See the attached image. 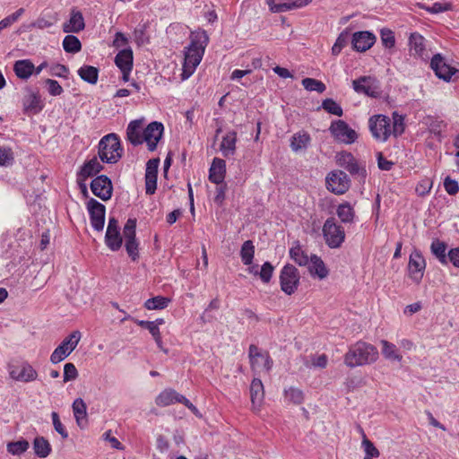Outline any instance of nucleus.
<instances>
[{
	"mask_svg": "<svg viewBox=\"0 0 459 459\" xmlns=\"http://www.w3.org/2000/svg\"><path fill=\"white\" fill-rule=\"evenodd\" d=\"M128 38L123 32H117L113 40V47L118 48L128 44Z\"/></svg>",
	"mask_w": 459,
	"mask_h": 459,
	"instance_id": "obj_63",
	"label": "nucleus"
},
{
	"mask_svg": "<svg viewBox=\"0 0 459 459\" xmlns=\"http://www.w3.org/2000/svg\"><path fill=\"white\" fill-rule=\"evenodd\" d=\"M63 48L65 52L75 54L81 51L82 44L77 37L67 35L63 39Z\"/></svg>",
	"mask_w": 459,
	"mask_h": 459,
	"instance_id": "obj_44",
	"label": "nucleus"
},
{
	"mask_svg": "<svg viewBox=\"0 0 459 459\" xmlns=\"http://www.w3.org/2000/svg\"><path fill=\"white\" fill-rule=\"evenodd\" d=\"M78 377V371L73 363H66L64 367V382L75 380Z\"/></svg>",
	"mask_w": 459,
	"mask_h": 459,
	"instance_id": "obj_57",
	"label": "nucleus"
},
{
	"mask_svg": "<svg viewBox=\"0 0 459 459\" xmlns=\"http://www.w3.org/2000/svg\"><path fill=\"white\" fill-rule=\"evenodd\" d=\"M169 299L163 296H156L154 298L149 299L145 301L144 307L148 310H157L163 309L168 307L169 303Z\"/></svg>",
	"mask_w": 459,
	"mask_h": 459,
	"instance_id": "obj_45",
	"label": "nucleus"
},
{
	"mask_svg": "<svg viewBox=\"0 0 459 459\" xmlns=\"http://www.w3.org/2000/svg\"><path fill=\"white\" fill-rule=\"evenodd\" d=\"M91 189L94 195L102 201H108L112 196L113 186L109 178L100 175L91 181Z\"/></svg>",
	"mask_w": 459,
	"mask_h": 459,
	"instance_id": "obj_14",
	"label": "nucleus"
},
{
	"mask_svg": "<svg viewBox=\"0 0 459 459\" xmlns=\"http://www.w3.org/2000/svg\"><path fill=\"white\" fill-rule=\"evenodd\" d=\"M51 418H52V422H53V426H54L55 430L58 434H60L63 438H67L68 432L66 431L65 428L62 424V422H61V420L59 419L58 413L56 412V411H53L51 413Z\"/></svg>",
	"mask_w": 459,
	"mask_h": 459,
	"instance_id": "obj_55",
	"label": "nucleus"
},
{
	"mask_svg": "<svg viewBox=\"0 0 459 459\" xmlns=\"http://www.w3.org/2000/svg\"><path fill=\"white\" fill-rule=\"evenodd\" d=\"M86 207L90 214L91 224L97 231H102L105 224L106 207L94 198H91Z\"/></svg>",
	"mask_w": 459,
	"mask_h": 459,
	"instance_id": "obj_11",
	"label": "nucleus"
},
{
	"mask_svg": "<svg viewBox=\"0 0 459 459\" xmlns=\"http://www.w3.org/2000/svg\"><path fill=\"white\" fill-rule=\"evenodd\" d=\"M23 107L26 112L34 114L39 113L43 108L40 97L36 93H31L24 99Z\"/></svg>",
	"mask_w": 459,
	"mask_h": 459,
	"instance_id": "obj_40",
	"label": "nucleus"
},
{
	"mask_svg": "<svg viewBox=\"0 0 459 459\" xmlns=\"http://www.w3.org/2000/svg\"><path fill=\"white\" fill-rule=\"evenodd\" d=\"M33 450L38 457L46 458L50 455L52 448L45 437H36L33 440Z\"/></svg>",
	"mask_w": 459,
	"mask_h": 459,
	"instance_id": "obj_35",
	"label": "nucleus"
},
{
	"mask_svg": "<svg viewBox=\"0 0 459 459\" xmlns=\"http://www.w3.org/2000/svg\"><path fill=\"white\" fill-rule=\"evenodd\" d=\"M264 385L260 379L254 378L250 385V398L254 410H258L264 401Z\"/></svg>",
	"mask_w": 459,
	"mask_h": 459,
	"instance_id": "obj_29",
	"label": "nucleus"
},
{
	"mask_svg": "<svg viewBox=\"0 0 459 459\" xmlns=\"http://www.w3.org/2000/svg\"><path fill=\"white\" fill-rule=\"evenodd\" d=\"M103 169V166L100 163L96 157L86 161L77 174L78 181H85L88 178L93 177Z\"/></svg>",
	"mask_w": 459,
	"mask_h": 459,
	"instance_id": "obj_25",
	"label": "nucleus"
},
{
	"mask_svg": "<svg viewBox=\"0 0 459 459\" xmlns=\"http://www.w3.org/2000/svg\"><path fill=\"white\" fill-rule=\"evenodd\" d=\"M290 255L300 266L308 264L310 259L298 243L290 249Z\"/></svg>",
	"mask_w": 459,
	"mask_h": 459,
	"instance_id": "obj_43",
	"label": "nucleus"
},
{
	"mask_svg": "<svg viewBox=\"0 0 459 459\" xmlns=\"http://www.w3.org/2000/svg\"><path fill=\"white\" fill-rule=\"evenodd\" d=\"M236 143L237 133L235 131H230L222 137L221 143L220 144V151L224 157L234 155L236 151Z\"/></svg>",
	"mask_w": 459,
	"mask_h": 459,
	"instance_id": "obj_30",
	"label": "nucleus"
},
{
	"mask_svg": "<svg viewBox=\"0 0 459 459\" xmlns=\"http://www.w3.org/2000/svg\"><path fill=\"white\" fill-rule=\"evenodd\" d=\"M80 339L81 333L79 331H74L54 350L50 356V361L53 364H56L64 360L74 351Z\"/></svg>",
	"mask_w": 459,
	"mask_h": 459,
	"instance_id": "obj_5",
	"label": "nucleus"
},
{
	"mask_svg": "<svg viewBox=\"0 0 459 459\" xmlns=\"http://www.w3.org/2000/svg\"><path fill=\"white\" fill-rule=\"evenodd\" d=\"M432 188V181L429 178L421 179L416 186L415 191L418 195L424 196L428 195Z\"/></svg>",
	"mask_w": 459,
	"mask_h": 459,
	"instance_id": "obj_53",
	"label": "nucleus"
},
{
	"mask_svg": "<svg viewBox=\"0 0 459 459\" xmlns=\"http://www.w3.org/2000/svg\"><path fill=\"white\" fill-rule=\"evenodd\" d=\"M255 255V246L251 240H247L242 244L240 256L244 264L250 265Z\"/></svg>",
	"mask_w": 459,
	"mask_h": 459,
	"instance_id": "obj_41",
	"label": "nucleus"
},
{
	"mask_svg": "<svg viewBox=\"0 0 459 459\" xmlns=\"http://www.w3.org/2000/svg\"><path fill=\"white\" fill-rule=\"evenodd\" d=\"M452 7L449 3H434L431 6H424L423 8L431 13H439L450 10Z\"/></svg>",
	"mask_w": 459,
	"mask_h": 459,
	"instance_id": "obj_60",
	"label": "nucleus"
},
{
	"mask_svg": "<svg viewBox=\"0 0 459 459\" xmlns=\"http://www.w3.org/2000/svg\"><path fill=\"white\" fill-rule=\"evenodd\" d=\"M85 22L82 13L75 9L70 13L69 20L63 24V31L65 33H78L83 30Z\"/></svg>",
	"mask_w": 459,
	"mask_h": 459,
	"instance_id": "obj_22",
	"label": "nucleus"
},
{
	"mask_svg": "<svg viewBox=\"0 0 459 459\" xmlns=\"http://www.w3.org/2000/svg\"><path fill=\"white\" fill-rule=\"evenodd\" d=\"M325 184L330 192L335 195H342L349 190L351 180L345 172L336 169L327 174Z\"/></svg>",
	"mask_w": 459,
	"mask_h": 459,
	"instance_id": "obj_7",
	"label": "nucleus"
},
{
	"mask_svg": "<svg viewBox=\"0 0 459 459\" xmlns=\"http://www.w3.org/2000/svg\"><path fill=\"white\" fill-rule=\"evenodd\" d=\"M226 173V162L220 158H214L209 170V179L216 185L222 184Z\"/></svg>",
	"mask_w": 459,
	"mask_h": 459,
	"instance_id": "obj_24",
	"label": "nucleus"
},
{
	"mask_svg": "<svg viewBox=\"0 0 459 459\" xmlns=\"http://www.w3.org/2000/svg\"><path fill=\"white\" fill-rule=\"evenodd\" d=\"M284 394L285 398L294 404H301L304 402V394L299 388L290 387L285 389Z\"/></svg>",
	"mask_w": 459,
	"mask_h": 459,
	"instance_id": "obj_47",
	"label": "nucleus"
},
{
	"mask_svg": "<svg viewBox=\"0 0 459 459\" xmlns=\"http://www.w3.org/2000/svg\"><path fill=\"white\" fill-rule=\"evenodd\" d=\"M143 120L136 119L131 121L126 128V139L133 145H140L143 143Z\"/></svg>",
	"mask_w": 459,
	"mask_h": 459,
	"instance_id": "obj_23",
	"label": "nucleus"
},
{
	"mask_svg": "<svg viewBox=\"0 0 459 459\" xmlns=\"http://www.w3.org/2000/svg\"><path fill=\"white\" fill-rule=\"evenodd\" d=\"M380 343L382 344V354L385 359L396 362L402 361L403 356L399 353V350L394 343L385 340H382Z\"/></svg>",
	"mask_w": 459,
	"mask_h": 459,
	"instance_id": "obj_36",
	"label": "nucleus"
},
{
	"mask_svg": "<svg viewBox=\"0 0 459 459\" xmlns=\"http://www.w3.org/2000/svg\"><path fill=\"white\" fill-rule=\"evenodd\" d=\"M77 73L81 79L88 83L96 84L98 82L99 70L95 66L82 65Z\"/></svg>",
	"mask_w": 459,
	"mask_h": 459,
	"instance_id": "obj_38",
	"label": "nucleus"
},
{
	"mask_svg": "<svg viewBox=\"0 0 459 459\" xmlns=\"http://www.w3.org/2000/svg\"><path fill=\"white\" fill-rule=\"evenodd\" d=\"M329 130L337 142L345 144H351L358 138V134L355 130L351 128L343 120L333 121L331 124Z\"/></svg>",
	"mask_w": 459,
	"mask_h": 459,
	"instance_id": "obj_10",
	"label": "nucleus"
},
{
	"mask_svg": "<svg viewBox=\"0 0 459 459\" xmlns=\"http://www.w3.org/2000/svg\"><path fill=\"white\" fill-rule=\"evenodd\" d=\"M105 244L112 251H117L123 244L118 220L109 217L105 235Z\"/></svg>",
	"mask_w": 459,
	"mask_h": 459,
	"instance_id": "obj_12",
	"label": "nucleus"
},
{
	"mask_svg": "<svg viewBox=\"0 0 459 459\" xmlns=\"http://www.w3.org/2000/svg\"><path fill=\"white\" fill-rule=\"evenodd\" d=\"M307 265L308 266V271L313 277H317L322 280L326 278L329 273L324 261L316 255H311L308 264Z\"/></svg>",
	"mask_w": 459,
	"mask_h": 459,
	"instance_id": "obj_27",
	"label": "nucleus"
},
{
	"mask_svg": "<svg viewBox=\"0 0 459 459\" xmlns=\"http://www.w3.org/2000/svg\"><path fill=\"white\" fill-rule=\"evenodd\" d=\"M251 368L255 371H269L272 368L273 361L267 353H262L259 349L252 344L248 351Z\"/></svg>",
	"mask_w": 459,
	"mask_h": 459,
	"instance_id": "obj_17",
	"label": "nucleus"
},
{
	"mask_svg": "<svg viewBox=\"0 0 459 459\" xmlns=\"http://www.w3.org/2000/svg\"><path fill=\"white\" fill-rule=\"evenodd\" d=\"M303 87L308 91H316L322 93L326 87L324 82L314 78H305L301 82Z\"/></svg>",
	"mask_w": 459,
	"mask_h": 459,
	"instance_id": "obj_46",
	"label": "nucleus"
},
{
	"mask_svg": "<svg viewBox=\"0 0 459 459\" xmlns=\"http://www.w3.org/2000/svg\"><path fill=\"white\" fill-rule=\"evenodd\" d=\"M87 408L82 399L77 398L73 403V411L79 427L84 428L87 423Z\"/></svg>",
	"mask_w": 459,
	"mask_h": 459,
	"instance_id": "obj_34",
	"label": "nucleus"
},
{
	"mask_svg": "<svg viewBox=\"0 0 459 459\" xmlns=\"http://www.w3.org/2000/svg\"><path fill=\"white\" fill-rule=\"evenodd\" d=\"M273 266L269 262H265L262 265L261 270L259 272V276L264 282L267 283L270 281L273 273Z\"/></svg>",
	"mask_w": 459,
	"mask_h": 459,
	"instance_id": "obj_58",
	"label": "nucleus"
},
{
	"mask_svg": "<svg viewBox=\"0 0 459 459\" xmlns=\"http://www.w3.org/2000/svg\"><path fill=\"white\" fill-rule=\"evenodd\" d=\"M281 289L287 295H291L295 292L299 282V274L298 269L291 265L286 264L283 266L280 275Z\"/></svg>",
	"mask_w": 459,
	"mask_h": 459,
	"instance_id": "obj_9",
	"label": "nucleus"
},
{
	"mask_svg": "<svg viewBox=\"0 0 459 459\" xmlns=\"http://www.w3.org/2000/svg\"><path fill=\"white\" fill-rule=\"evenodd\" d=\"M393 126H391L392 134L394 136L401 135L404 131L403 117L398 113L394 112L393 114Z\"/></svg>",
	"mask_w": 459,
	"mask_h": 459,
	"instance_id": "obj_51",
	"label": "nucleus"
},
{
	"mask_svg": "<svg viewBox=\"0 0 459 459\" xmlns=\"http://www.w3.org/2000/svg\"><path fill=\"white\" fill-rule=\"evenodd\" d=\"M362 447L364 448V452L366 453V456H369V458L378 457L379 452L374 444L368 440L365 435H363L362 440Z\"/></svg>",
	"mask_w": 459,
	"mask_h": 459,
	"instance_id": "obj_54",
	"label": "nucleus"
},
{
	"mask_svg": "<svg viewBox=\"0 0 459 459\" xmlns=\"http://www.w3.org/2000/svg\"><path fill=\"white\" fill-rule=\"evenodd\" d=\"M67 74H68V69L64 65L57 64V65H55L50 67V74L53 76L65 78L67 76Z\"/></svg>",
	"mask_w": 459,
	"mask_h": 459,
	"instance_id": "obj_62",
	"label": "nucleus"
},
{
	"mask_svg": "<svg viewBox=\"0 0 459 459\" xmlns=\"http://www.w3.org/2000/svg\"><path fill=\"white\" fill-rule=\"evenodd\" d=\"M9 375L15 381L28 383L37 379L38 373L28 362H22L20 366L9 367Z\"/></svg>",
	"mask_w": 459,
	"mask_h": 459,
	"instance_id": "obj_16",
	"label": "nucleus"
},
{
	"mask_svg": "<svg viewBox=\"0 0 459 459\" xmlns=\"http://www.w3.org/2000/svg\"><path fill=\"white\" fill-rule=\"evenodd\" d=\"M336 213L344 223L352 222L355 216L354 210L349 203L340 204L337 208Z\"/></svg>",
	"mask_w": 459,
	"mask_h": 459,
	"instance_id": "obj_42",
	"label": "nucleus"
},
{
	"mask_svg": "<svg viewBox=\"0 0 459 459\" xmlns=\"http://www.w3.org/2000/svg\"><path fill=\"white\" fill-rule=\"evenodd\" d=\"M446 244L436 238L430 246L431 253L437 258L442 264H447L448 257L446 256Z\"/></svg>",
	"mask_w": 459,
	"mask_h": 459,
	"instance_id": "obj_39",
	"label": "nucleus"
},
{
	"mask_svg": "<svg viewBox=\"0 0 459 459\" xmlns=\"http://www.w3.org/2000/svg\"><path fill=\"white\" fill-rule=\"evenodd\" d=\"M410 52L413 56H422L425 51V39L418 32L411 33L409 37Z\"/></svg>",
	"mask_w": 459,
	"mask_h": 459,
	"instance_id": "obj_32",
	"label": "nucleus"
},
{
	"mask_svg": "<svg viewBox=\"0 0 459 459\" xmlns=\"http://www.w3.org/2000/svg\"><path fill=\"white\" fill-rule=\"evenodd\" d=\"M336 163L348 170L351 175L365 176V169L360 168L353 155L347 152H341L336 155Z\"/></svg>",
	"mask_w": 459,
	"mask_h": 459,
	"instance_id": "obj_19",
	"label": "nucleus"
},
{
	"mask_svg": "<svg viewBox=\"0 0 459 459\" xmlns=\"http://www.w3.org/2000/svg\"><path fill=\"white\" fill-rule=\"evenodd\" d=\"M45 84L48 87V91L51 96H59L63 93L64 90L59 82L53 79H46Z\"/></svg>",
	"mask_w": 459,
	"mask_h": 459,
	"instance_id": "obj_56",
	"label": "nucleus"
},
{
	"mask_svg": "<svg viewBox=\"0 0 459 459\" xmlns=\"http://www.w3.org/2000/svg\"><path fill=\"white\" fill-rule=\"evenodd\" d=\"M376 42V36L369 31H358L352 35L351 44L358 52H365Z\"/></svg>",
	"mask_w": 459,
	"mask_h": 459,
	"instance_id": "obj_21",
	"label": "nucleus"
},
{
	"mask_svg": "<svg viewBox=\"0 0 459 459\" xmlns=\"http://www.w3.org/2000/svg\"><path fill=\"white\" fill-rule=\"evenodd\" d=\"M311 143L310 135L304 132L300 131L294 134L290 138V149L295 153L304 152Z\"/></svg>",
	"mask_w": 459,
	"mask_h": 459,
	"instance_id": "obj_26",
	"label": "nucleus"
},
{
	"mask_svg": "<svg viewBox=\"0 0 459 459\" xmlns=\"http://www.w3.org/2000/svg\"><path fill=\"white\" fill-rule=\"evenodd\" d=\"M29 442L25 439H21L15 442H11L7 445V451L14 455H19L29 448Z\"/></svg>",
	"mask_w": 459,
	"mask_h": 459,
	"instance_id": "obj_48",
	"label": "nucleus"
},
{
	"mask_svg": "<svg viewBox=\"0 0 459 459\" xmlns=\"http://www.w3.org/2000/svg\"><path fill=\"white\" fill-rule=\"evenodd\" d=\"M368 127L377 141L385 142L392 134L390 118L384 115L372 116L368 120Z\"/></svg>",
	"mask_w": 459,
	"mask_h": 459,
	"instance_id": "obj_6",
	"label": "nucleus"
},
{
	"mask_svg": "<svg viewBox=\"0 0 459 459\" xmlns=\"http://www.w3.org/2000/svg\"><path fill=\"white\" fill-rule=\"evenodd\" d=\"M447 256L454 266L459 268V247L450 249Z\"/></svg>",
	"mask_w": 459,
	"mask_h": 459,
	"instance_id": "obj_64",
	"label": "nucleus"
},
{
	"mask_svg": "<svg viewBox=\"0 0 459 459\" xmlns=\"http://www.w3.org/2000/svg\"><path fill=\"white\" fill-rule=\"evenodd\" d=\"M136 219H128L123 229V236L125 238V247L127 255L133 261H136L139 257V244L135 238Z\"/></svg>",
	"mask_w": 459,
	"mask_h": 459,
	"instance_id": "obj_8",
	"label": "nucleus"
},
{
	"mask_svg": "<svg viewBox=\"0 0 459 459\" xmlns=\"http://www.w3.org/2000/svg\"><path fill=\"white\" fill-rule=\"evenodd\" d=\"M444 187L447 194L454 195L459 191V185L456 180L452 179L450 177H446L444 181Z\"/></svg>",
	"mask_w": 459,
	"mask_h": 459,
	"instance_id": "obj_61",
	"label": "nucleus"
},
{
	"mask_svg": "<svg viewBox=\"0 0 459 459\" xmlns=\"http://www.w3.org/2000/svg\"><path fill=\"white\" fill-rule=\"evenodd\" d=\"M122 152L119 138L116 134L105 135L99 143L98 153L102 162L117 163L122 157Z\"/></svg>",
	"mask_w": 459,
	"mask_h": 459,
	"instance_id": "obj_3",
	"label": "nucleus"
},
{
	"mask_svg": "<svg viewBox=\"0 0 459 459\" xmlns=\"http://www.w3.org/2000/svg\"><path fill=\"white\" fill-rule=\"evenodd\" d=\"M13 70L19 78L26 80L33 74L34 65L29 59L18 60L14 63Z\"/></svg>",
	"mask_w": 459,
	"mask_h": 459,
	"instance_id": "obj_33",
	"label": "nucleus"
},
{
	"mask_svg": "<svg viewBox=\"0 0 459 459\" xmlns=\"http://www.w3.org/2000/svg\"><path fill=\"white\" fill-rule=\"evenodd\" d=\"M323 235L326 245L330 248H338L345 240L343 228L337 224L333 217L328 218L323 226Z\"/></svg>",
	"mask_w": 459,
	"mask_h": 459,
	"instance_id": "obj_4",
	"label": "nucleus"
},
{
	"mask_svg": "<svg viewBox=\"0 0 459 459\" xmlns=\"http://www.w3.org/2000/svg\"><path fill=\"white\" fill-rule=\"evenodd\" d=\"M208 41L209 38L204 30L192 34L191 43L185 51L182 80L188 79L195 73L203 58Z\"/></svg>",
	"mask_w": 459,
	"mask_h": 459,
	"instance_id": "obj_1",
	"label": "nucleus"
},
{
	"mask_svg": "<svg viewBox=\"0 0 459 459\" xmlns=\"http://www.w3.org/2000/svg\"><path fill=\"white\" fill-rule=\"evenodd\" d=\"M381 41L385 48H391L395 44V38L394 32L388 29H382L380 31Z\"/></svg>",
	"mask_w": 459,
	"mask_h": 459,
	"instance_id": "obj_52",
	"label": "nucleus"
},
{
	"mask_svg": "<svg viewBox=\"0 0 459 459\" xmlns=\"http://www.w3.org/2000/svg\"><path fill=\"white\" fill-rule=\"evenodd\" d=\"M349 35L350 33L348 30H343L342 32L340 33V35L336 39L335 43L332 48V54L333 56H338L342 50V48L347 45V42L349 40Z\"/></svg>",
	"mask_w": 459,
	"mask_h": 459,
	"instance_id": "obj_49",
	"label": "nucleus"
},
{
	"mask_svg": "<svg viewBox=\"0 0 459 459\" xmlns=\"http://www.w3.org/2000/svg\"><path fill=\"white\" fill-rule=\"evenodd\" d=\"M430 66L436 75L444 81H449L457 71L455 68L446 64L440 54H437L432 57Z\"/></svg>",
	"mask_w": 459,
	"mask_h": 459,
	"instance_id": "obj_20",
	"label": "nucleus"
},
{
	"mask_svg": "<svg viewBox=\"0 0 459 459\" xmlns=\"http://www.w3.org/2000/svg\"><path fill=\"white\" fill-rule=\"evenodd\" d=\"M322 108L330 114L341 117L342 116V107L333 99H326L322 103Z\"/></svg>",
	"mask_w": 459,
	"mask_h": 459,
	"instance_id": "obj_50",
	"label": "nucleus"
},
{
	"mask_svg": "<svg viewBox=\"0 0 459 459\" xmlns=\"http://www.w3.org/2000/svg\"><path fill=\"white\" fill-rule=\"evenodd\" d=\"M134 322L138 325L139 326L147 329L152 336L153 337L156 344L160 349H162V340L161 335L160 332V328L156 327V323H152V321H145V320H139V319H133Z\"/></svg>",
	"mask_w": 459,
	"mask_h": 459,
	"instance_id": "obj_37",
	"label": "nucleus"
},
{
	"mask_svg": "<svg viewBox=\"0 0 459 459\" xmlns=\"http://www.w3.org/2000/svg\"><path fill=\"white\" fill-rule=\"evenodd\" d=\"M133 50L131 48H127L120 50L116 57L115 64L120 69L132 70L133 69Z\"/></svg>",
	"mask_w": 459,
	"mask_h": 459,
	"instance_id": "obj_31",
	"label": "nucleus"
},
{
	"mask_svg": "<svg viewBox=\"0 0 459 459\" xmlns=\"http://www.w3.org/2000/svg\"><path fill=\"white\" fill-rule=\"evenodd\" d=\"M352 87L357 93H363L369 97H377L379 91L377 81L371 76H361L352 81Z\"/></svg>",
	"mask_w": 459,
	"mask_h": 459,
	"instance_id": "obj_18",
	"label": "nucleus"
},
{
	"mask_svg": "<svg viewBox=\"0 0 459 459\" xmlns=\"http://www.w3.org/2000/svg\"><path fill=\"white\" fill-rule=\"evenodd\" d=\"M157 188V175L145 174V192L147 195H152Z\"/></svg>",
	"mask_w": 459,
	"mask_h": 459,
	"instance_id": "obj_59",
	"label": "nucleus"
},
{
	"mask_svg": "<svg viewBox=\"0 0 459 459\" xmlns=\"http://www.w3.org/2000/svg\"><path fill=\"white\" fill-rule=\"evenodd\" d=\"M378 359V351L375 346L364 342L352 345L344 356V363L350 368L371 364Z\"/></svg>",
	"mask_w": 459,
	"mask_h": 459,
	"instance_id": "obj_2",
	"label": "nucleus"
},
{
	"mask_svg": "<svg viewBox=\"0 0 459 459\" xmlns=\"http://www.w3.org/2000/svg\"><path fill=\"white\" fill-rule=\"evenodd\" d=\"M164 131V126L160 122L150 123L143 132V143H146L150 152H154L160 140Z\"/></svg>",
	"mask_w": 459,
	"mask_h": 459,
	"instance_id": "obj_13",
	"label": "nucleus"
},
{
	"mask_svg": "<svg viewBox=\"0 0 459 459\" xmlns=\"http://www.w3.org/2000/svg\"><path fill=\"white\" fill-rule=\"evenodd\" d=\"M181 397H184V395L178 394L174 389L167 388L159 394L155 403L160 407H166L176 403H180Z\"/></svg>",
	"mask_w": 459,
	"mask_h": 459,
	"instance_id": "obj_28",
	"label": "nucleus"
},
{
	"mask_svg": "<svg viewBox=\"0 0 459 459\" xmlns=\"http://www.w3.org/2000/svg\"><path fill=\"white\" fill-rule=\"evenodd\" d=\"M425 268L426 262L423 255L419 250H414L410 255L408 263L409 275L414 282L419 283L421 281Z\"/></svg>",
	"mask_w": 459,
	"mask_h": 459,
	"instance_id": "obj_15",
	"label": "nucleus"
}]
</instances>
